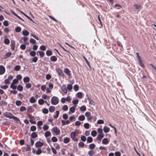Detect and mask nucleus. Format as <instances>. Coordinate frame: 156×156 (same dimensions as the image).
Wrapping results in <instances>:
<instances>
[{
  "instance_id": "obj_1",
  "label": "nucleus",
  "mask_w": 156,
  "mask_h": 156,
  "mask_svg": "<svg viewBox=\"0 0 156 156\" xmlns=\"http://www.w3.org/2000/svg\"><path fill=\"white\" fill-rule=\"evenodd\" d=\"M58 98L57 97H54L52 98L51 102L52 104L54 105H56L58 102Z\"/></svg>"
},
{
  "instance_id": "obj_2",
  "label": "nucleus",
  "mask_w": 156,
  "mask_h": 156,
  "mask_svg": "<svg viewBox=\"0 0 156 156\" xmlns=\"http://www.w3.org/2000/svg\"><path fill=\"white\" fill-rule=\"evenodd\" d=\"M85 115L87 117V119L88 120H90L92 118V116L91 115V113L89 112H86Z\"/></svg>"
},
{
  "instance_id": "obj_3",
  "label": "nucleus",
  "mask_w": 156,
  "mask_h": 156,
  "mask_svg": "<svg viewBox=\"0 0 156 156\" xmlns=\"http://www.w3.org/2000/svg\"><path fill=\"white\" fill-rule=\"evenodd\" d=\"M61 89L64 93L66 94L67 93V90L65 85L63 84L61 87Z\"/></svg>"
},
{
  "instance_id": "obj_4",
  "label": "nucleus",
  "mask_w": 156,
  "mask_h": 156,
  "mask_svg": "<svg viewBox=\"0 0 156 156\" xmlns=\"http://www.w3.org/2000/svg\"><path fill=\"white\" fill-rule=\"evenodd\" d=\"M64 72L69 77L71 76L70 71L67 68H65L64 70Z\"/></svg>"
},
{
  "instance_id": "obj_5",
  "label": "nucleus",
  "mask_w": 156,
  "mask_h": 156,
  "mask_svg": "<svg viewBox=\"0 0 156 156\" xmlns=\"http://www.w3.org/2000/svg\"><path fill=\"white\" fill-rule=\"evenodd\" d=\"M5 71V69L4 66H0V74L1 75L3 74Z\"/></svg>"
},
{
  "instance_id": "obj_6",
  "label": "nucleus",
  "mask_w": 156,
  "mask_h": 156,
  "mask_svg": "<svg viewBox=\"0 0 156 156\" xmlns=\"http://www.w3.org/2000/svg\"><path fill=\"white\" fill-rule=\"evenodd\" d=\"M78 134V131L76 130L74 132H72L70 134L71 137H73V136H76Z\"/></svg>"
},
{
  "instance_id": "obj_7",
  "label": "nucleus",
  "mask_w": 156,
  "mask_h": 156,
  "mask_svg": "<svg viewBox=\"0 0 156 156\" xmlns=\"http://www.w3.org/2000/svg\"><path fill=\"white\" fill-rule=\"evenodd\" d=\"M76 105H75L74 107L73 106L70 108H69V114H70L71 113H73L75 111V107H76Z\"/></svg>"
},
{
  "instance_id": "obj_8",
  "label": "nucleus",
  "mask_w": 156,
  "mask_h": 156,
  "mask_svg": "<svg viewBox=\"0 0 156 156\" xmlns=\"http://www.w3.org/2000/svg\"><path fill=\"white\" fill-rule=\"evenodd\" d=\"M134 7L138 11H139L141 8V6L140 4H135L134 5Z\"/></svg>"
},
{
  "instance_id": "obj_9",
  "label": "nucleus",
  "mask_w": 156,
  "mask_h": 156,
  "mask_svg": "<svg viewBox=\"0 0 156 156\" xmlns=\"http://www.w3.org/2000/svg\"><path fill=\"white\" fill-rule=\"evenodd\" d=\"M104 136V134H99L97 137V139L99 140H101L102 139Z\"/></svg>"
},
{
  "instance_id": "obj_10",
  "label": "nucleus",
  "mask_w": 156,
  "mask_h": 156,
  "mask_svg": "<svg viewBox=\"0 0 156 156\" xmlns=\"http://www.w3.org/2000/svg\"><path fill=\"white\" fill-rule=\"evenodd\" d=\"M12 55V53L9 52L7 53L4 56V58L5 59L10 57Z\"/></svg>"
},
{
  "instance_id": "obj_11",
  "label": "nucleus",
  "mask_w": 156,
  "mask_h": 156,
  "mask_svg": "<svg viewBox=\"0 0 156 156\" xmlns=\"http://www.w3.org/2000/svg\"><path fill=\"white\" fill-rule=\"evenodd\" d=\"M104 131L105 133L108 132L110 130V129L107 126H105L103 128Z\"/></svg>"
},
{
  "instance_id": "obj_12",
  "label": "nucleus",
  "mask_w": 156,
  "mask_h": 156,
  "mask_svg": "<svg viewBox=\"0 0 156 156\" xmlns=\"http://www.w3.org/2000/svg\"><path fill=\"white\" fill-rule=\"evenodd\" d=\"M87 99L90 104L94 105V102L92 99L89 97H88Z\"/></svg>"
},
{
  "instance_id": "obj_13",
  "label": "nucleus",
  "mask_w": 156,
  "mask_h": 156,
  "mask_svg": "<svg viewBox=\"0 0 156 156\" xmlns=\"http://www.w3.org/2000/svg\"><path fill=\"white\" fill-rule=\"evenodd\" d=\"M108 140L106 138L103 139L102 140V144H107L108 143Z\"/></svg>"
},
{
  "instance_id": "obj_14",
  "label": "nucleus",
  "mask_w": 156,
  "mask_h": 156,
  "mask_svg": "<svg viewBox=\"0 0 156 156\" xmlns=\"http://www.w3.org/2000/svg\"><path fill=\"white\" fill-rule=\"evenodd\" d=\"M43 145V143L40 141L37 142L35 144V145L37 147H41Z\"/></svg>"
},
{
  "instance_id": "obj_15",
  "label": "nucleus",
  "mask_w": 156,
  "mask_h": 156,
  "mask_svg": "<svg viewBox=\"0 0 156 156\" xmlns=\"http://www.w3.org/2000/svg\"><path fill=\"white\" fill-rule=\"evenodd\" d=\"M73 86L71 84H69L67 85V89L69 91H70L73 88Z\"/></svg>"
},
{
  "instance_id": "obj_16",
  "label": "nucleus",
  "mask_w": 156,
  "mask_h": 156,
  "mask_svg": "<svg viewBox=\"0 0 156 156\" xmlns=\"http://www.w3.org/2000/svg\"><path fill=\"white\" fill-rule=\"evenodd\" d=\"M62 122L63 125H66V124H69L70 123L69 121L68 120H67L66 121L65 120H62Z\"/></svg>"
},
{
  "instance_id": "obj_17",
  "label": "nucleus",
  "mask_w": 156,
  "mask_h": 156,
  "mask_svg": "<svg viewBox=\"0 0 156 156\" xmlns=\"http://www.w3.org/2000/svg\"><path fill=\"white\" fill-rule=\"evenodd\" d=\"M85 117L84 115H81L78 117V119L81 121H83L85 119Z\"/></svg>"
},
{
  "instance_id": "obj_18",
  "label": "nucleus",
  "mask_w": 156,
  "mask_h": 156,
  "mask_svg": "<svg viewBox=\"0 0 156 156\" xmlns=\"http://www.w3.org/2000/svg\"><path fill=\"white\" fill-rule=\"evenodd\" d=\"M22 34L24 36H27L29 35V33L27 30H23L22 32Z\"/></svg>"
},
{
  "instance_id": "obj_19",
  "label": "nucleus",
  "mask_w": 156,
  "mask_h": 156,
  "mask_svg": "<svg viewBox=\"0 0 156 156\" xmlns=\"http://www.w3.org/2000/svg\"><path fill=\"white\" fill-rule=\"evenodd\" d=\"M5 116L7 117H8L10 119L13 118V115L12 114L10 113H8L5 115Z\"/></svg>"
},
{
  "instance_id": "obj_20",
  "label": "nucleus",
  "mask_w": 156,
  "mask_h": 156,
  "mask_svg": "<svg viewBox=\"0 0 156 156\" xmlns=\"http://www.w3.org/2000/svg\"><path fill=\"white\" fill-rule=\"evenodd\" d=\"M76 95L77 97L79 98H81L82 97V93L81 92H78Z\"/></svg>"
},
{
  "instance_id": "obj_21",
  "label": "nucleus",
  "mask_w": 156,
  "mask_h": 156,
  "mask_svg": "<svg viewBox=\"0 0 156 156\" xmlns=\"http://www.w3.org/2000/svg\"><path fill=\"white\" fill-rule=\"evenodd\" d=\"M79 86L77 84L73 86V89L76 91H77L79 90Z\"/></svg>"
},
{
  "instance_id": "obj_22",
  "label": "nucleus",
  "mask_w": 156,
  "mask_h": 156,
  "mask_svg": "<svg viewBox=\"0 0 156 156\" xmlns=\"http://www.w3.org/2000/svg\"><path fill=\"white\" fill-rule=\"evenodd\" d=\"M59 76L60 77H62L63 78L64 77V74L62 71L59 69Z\"/></svg>"
},
{
  "instance_id": "obj_23",
  "label": "nucleus",
  "mask_w": 156,
  "mask_h": 156,
  "mask_svg": "<svg viewBox=\"0 0 156 156\" xmlns=\"http://www.w3.org/2000/svg\"><path fill=\"white\" fill-rule=\"evenodd\" d=\"M80 110L82 111H85L86 110V108L85 106L83 105L80 108Z\"/></svg>"
},
{
  "instance_id": "obj_24",
  "label": "nucleus",
  "mask_w": 156,
  "mask_h": 156,
  "mask_svg": "<svg viewBox=\"0 0 156 156\" xmlns=\"http://www.w3.org/2000/svg\"><path fill=\"white\" fill-rule=\"evenodd\" d=\"M93 138L90 136L88 137L87 138V142L90 143L92 142Z\"/></svg>"
},
{
  "instance_id": "obj_25",
  "label": "nucleus",
  "mask_w": 156,
  "mask_h": 156,
  "mask_svg": "<svg viewBox=\"0 0 156 156\" xmlns=\"http://www.w3.org/2000/svg\"><path fill=\"white\" fill-rule=\"evenodd\" d=\"M23 80L25 83L29 82L30 81V78L28 77H26L24 78Z\"/></svg>"
},
{
  "instance_id": "obj_26",
  "label": "nucleus",
  "mask_w": 156,
  "mask_h": 156,
  "mask_svg": "<svg viewBox=\"0 0 156 156\" xmlns=\"http://www.w3.org/2000/svg\"><path fill=\"white\" fill-rule=\"evenodd\" d=\"M70 141V139L68 137H66L64 139V141L65 143H68Z\"/></svg>"
},
{
  "instance_id": "obj_27",
  "label": "nucleus",
  "mask_w": 156,
  "mask_h": 156,
  "mask_svg": "<svg viewBox=\"0 0 156 156\" xmlns=\"http://www.w3.org/2000/svg\"><path fill=\"white\" fill-rule=\"evenodd\" d=\"M21 30V27H17L15 28V31L17 32H20Z\"/></svg>"
},
{
  "instance_id": "obj_28",
  "label": "nucleus",
  "mask_w": 156,
  "mask_h": 156,
  "mask_svg": "<svg viewBox=\"0 0 156 156\" xmlns=\"http://www.w3.org/2000/svg\"><path fill=\"white\" fill-rule=\"evenodd\" d=\"M97 134V132L95 130H93L91 131V135L94 137H95Z\"/></svg>"
},
{
  "instance_id": "obj_29",
  "label": "nucleus",
  "mask_w": 156,
  "mask_h": 156,
  "mask_svg": "<svg viewBox=\"0 0 156 156\" xmlns=\"http://www.w3.org/2000/svg\"><path fill=\"white\" fill-rule=\"evenodd\" d=\"M49 109L50 112H53L55 111V108L54 107L51 106L49 108Z\"/></svg>"
},
{
  "instance_id": "obj_30",
  "label": "nucleus",
  "mask_w": 156,
  "mask_h": 156,
  "mask_svg": "<svg viewBox=\"0 0 156 156\" xmlns=\"http://www.w3.org/2000/svg\"><path fill=\"white\" fill-rule=\"evenodd\" d=\"M4 42L5 44H9L10 43V41L8 39L5 38L4 40Z\"/></svg>"
},
{
  "instance_id": "obj_31",
  "label": "nucleus",
  "mask_w": 156,
  "mask_h": 156,
  "mask_svg": "<svg viewBox=\"0 0 156 156\" xmlns=\"http://www.w3.org/2000/svg\"><path fill=\"white\" fill-rule=\"evenodd\" d=\"M79 102L78 100L77 99L74 100L72 101L73 103L75 105L77 104Z\"/></svg>"
},
{
  "instance_id": "obj_32",
  "label": "nucleus",
  "mask_w": 156,
  "mask_h": 156,
  "mask_svg": "<svg viewBox=\"0 0 156 156\" xmlns=\"http://www.w3.org/2000/svg\"><path fill=\"white\" fill-rule=\"evenodd\" d=\"M46 54L48 56H50L52 55V52L50 50H48L46 51Z\"/></svg>"
},
{
  "instance_id": "obj_33",
  "label": "nucleus",
  "mask_w": 156,
  "mask_h": 156,
  "mask_svg": "<svg viewBox=\"0 0 156 156\" xmlns=\"http://www.w3.org/2000/svg\"><path fill=\"white\" fill-rule=\"evenodd\" d=\"M30 101L31 103H34L36 101V100L34 97H32L30 99Z\"/></svg>"
},
{
  "instance_id": "obj_34",
  "label": "nucleus",
  "mask_w": 156,
  "mask_h": 156,
  "mask_svg": "<svg viewBox=\"0 0 156 156\" xmlns=\"http://www.w3.org/2000/svg\"><path fill=\"white\" fill-rule=\"evenodd\" d=\"M89 147L90 149H94L95 147V145L94 144H92L89 145Z\"/></svg>"
},
{
  "instance_id": "obj_35",
  "label": "nucleus",
  "mask_w": 156,
  "mask_h": 156,
  "mask_svg": "<svg viewBox=\"0 0 156 156\" xmlns=\"http://www.w3.org/2000/svg\"><path fill=\"white\" fill-rule=\"evenodd\" d=\"M81 139L82 141L83 142H85L86 141V137L84 136H81Z\"/></svg>"
},
{
  "instance_id": "obj_36",
  "label": "nucleus",
  "mask_w": 156,
  "mask_h": 156,
  "mask_svg": "<svg viewBox=\"0 0 156 156\" xmlns=\"http://www.w3.org/2000/svg\"><path fill=\"white\" fill-rule=\"evenodd\" d=\"M88 154L90 156H92L94 154V151L91 150L88 152Z\"/></svg>"
},
{
  "instance_id": "obj_37",
  "label": "nucleus",
  "mask_w": 156,
  "mask_h": 156,
  "mask_svg": "<svg viewBox=\"0 0 156 156\" xmlns=\"http://www.w3.org/2000/svg\"><path fill=\"white\" fill-rule=\"evenodd\" d=\"M89 124L88 123H85L84 125V127L86 129H89Z\"/></svg>"
},
{
  "instance_id": "obj_38",
  "label": "nucleus",
  "mask_w": 156,
  "mask_h": 156,
  "mask_svg": "<svg viewBox=\"0 0 156 156\" xmlns=\"http://www.w3.org/2000/svg\"><path fill=\"white\" fill-rule=\"evenodd\" d=\"M36 53L34 51H32L30 52V55L32 56H34L36 55Z\"/></svg>"
},
{
  "instance_id": "obj_39",
  "label": "nucleus",
  "mask_w": 156,
  "mask_h": 156,
  "mask_svg": "<svg viewBox=\"0 0 156 156\" xmlns=\"http://www.w3.org/2000/svg\"><path fill=\"white\" fill-rule=\"evenodd\" d=\"M78 145L79 146L83 147L84 146V144L83 142H80L78 143Z\"/></svg>"
},
{
  "instance_id": "obj_40",
  "label": "nucleus",
  "mask_w": 156,
  "mask_h": 156,
  "mask_svg": "<svg viewBox=\"0 0 156 156\" xmlns=\"http://www.w3.org/2000/svg\"><path fill=\"white\" fill-rule=\"evenodd\" d=\"M115 7L116 8L118 9H119L122 8V6L119 4H116L115 5Z\"/></svg>"
},
{
  "instance_id": "obj_41",
  "label": "nucleus",
  "mask_w": 156,
  "mask_h": 156,
  "mask_svg": "<svg viewBox=\"0 0 156 156\" xmlns=\"http://www.w3.org/2000/svg\"><path fill=\"white\" fill-rule=\"evenodd\" d=\"M31 136L32 137L34 138L37 136V135L35 132H34L32 133Z\"/></svg>"
},
{
  "instance_id": "obj_42",
  "label": "nucleus",
  "mask_w": 156,
  "mask_h": 156,
  "mask_svg": "<svg viewBox=\"0 0 156 156\" xmlns=\"http://www.w3.org/2000/svg\"><path fill=\"white\" fill-rule=\"evenodd\" d=\"M68 107L67 105H65L63 106V108H62V109L64 111H66L67 110H68Z\"/></svg>"
},
{
  "instance_id": "obj_43",
  "label": "nucleus",
  "mask_w": 156,
  "mask_h": 156,
  "mask_svg": "<svg viewBox=\"0 0 156 156\" xmlns=\"http://www.w3.org/2000/svg\"><path fill=\"white\" fill-rule=\"evenodd\" d=\"M98 132L99 134H104L103 132V130L101 128H98Z\"/></svg>"
},
{
  "instance_id": "obj_44",
  "label": "nucleus",
  "mask_w": 156,
  "mask_h": 156,
  "mask_svg": "<svg viewBox=\"0 0 156 156\" xmlns=\"http://www.w3.org/2000/svg\"><path fill=\"white\" fill-rule=\"evenodd\" d=\"M38 52L39 53L41 58H42L44 55V53L43 52L39 51Z\"/></svg>"
},
{
  "instance_id": "obj_45",
  "label": "nucleus",
  "mask_w": 156,
  "mask_h": 156,
  "mask_svg": "<svg viewBox=\"0 0 156 156\" xmlns=\"http://www.w3.org/2000/svg\"><path fill=\"white\" fill-rule=\"evenodd\" d=\"M53 131L56 134H58V130L56 128H53Z\"/></svg>"
},
{
  "instance_id": "obj_46",
  "label": "nucleus",
  "mask_w": 156,
  "mask_h": 156,
  "mask_svg": "<svg viewBox=\"0 0 156 156\" xmlns=\"http://www.w3.org/2000/svg\"><path fill=\"white\" fill-rule=\"evenodd\" d=\"M44 102V101L42 99H40L38 101V103L40 105H43Z\"/></svg>"
},
{
  "instance_id": "obj_47",
  "label": "nucleus",
  "mask_w": 156,
  "mask_h": 156,
  "mask_svg": "<svg viewBox=\"0 0 156 156\" xmlns=\"http://www.w3.org/2000/svg\"><path fill=\"white\" fill-rule=\"evenodd\" d=\"M23 87L20 85H19L18 86L17 89L19 91H22L23 90Z\"/></svg>"
},
{
  "instance_id": "obj_48",
  "label": "nucleus",
  "mask_w": 156,
  "mask_h": 156,
  "mask_svg": "<svg viewBox=\"0 0 156 156\" xmlns=\"http://www.w3.org/2000/svg\"><path fill=\"white\" fill-rule=\"evenodd\" d=\"M97 123L98 124H102L104 123V121L101 119H100L97 121Z\"/></svg>"
},
{
  "instance_id": "obj_49",
  "label": "nucleus",
  "mask_w": 156,
  "mask_h": 156,
  "mask_svg": "<svg viewBox=\"0 0 156 156\" xmlns=\"http://www.w3.org/2000/svg\"><path fill=\"white\" fill-rule=\"evenodd\" d=\"M16 105L17 106L20 105L22 104V102L21 101H17L16 102Z\"/></svg>"
},
{
  "instance_id": "obj_50",
  "label": "nucleus",
  "mask_w": 156,
  "mask_h": 156,
  "mask_svg": "<svg viewBox=\"0 0 156 156\" xmlns=\"http://www.w3.org/2000/svg\"><path fill=\"white\" fill-rule=\"evenodd\" d=\"M51 60L52 61H55L56 60L57 58L53 56L51 57Z\"/></svg>"
},
{
  "instance_id": "obj_51",
  "label": "nucleus",
  "mask_w": 156,
  "mask_h": 156,
  "mask_svg": "<svg viewBox=\"0 0 156 156\" xmlns=\"http://www.w3.org/2000/svg\"><path fill=\"white\" fill-rule=\"evenodd\" d=\"M83 58H84L85 60V61L87 63V65H88V66L90 67V64H89V62L88 61L87 59L84 56H83Z\"/></svg>"
},
{
  "instance_id": "obj_52",
  "label": "nucleus",
  "mask_w": 156,
  "mask_h": 156,
  "mask_svg": "<svg viewBox=\"0 0 156 156\" xmlns=\"http://www.w3.org/2000/svg\"><path fill=\"white\" fill-rule=\"evenodd\" d=\"M51 78V76L50 74H47L46 75V78L48 80H49Z\"/></svg>"
},
{
  "instance_id": "obj_53",
  "label": "nucleus",
  "mask_w": 156,
  "mask_h": 156,
  "mask_svg": "<svg viewBox=\"0 0 156 156\" xmlns=\"http://www.w3.org/2000/svg\"><path fill=\"white\" fill-rule=\"evenodd\" d=\"M12 119L17 122H18L20 121V119L14 116H13Z\"/></svg>"
},
{
  "instance_id": "obj_54",
  "label": "nucleus",
  "mask_w": 156,
  "mask_h": 156,
  "mask_svg": "<svg viewBox=\"0 0 156 156\" xmlns=\"http://www.w3.org/2000/svg\"><path fill=\"white\" fill-rule=\"evenodd\" d=\"M50 135H51L49 131H48L46 132L45 133V136L47 137L50 136Z\"/></svg>"
},
{
  "instance_id": "obj_55",
  "label": "nucleus",
  "mask_w": 156,
  "mask_h": 156,
  "mask_svg": "<svg viewBox=\"0 0 156 156\" xmlns=\"http://www.w3.org/2000/svg\"><path fill=\"white\" fill-rule=\"evenodd\" d=\"M14 84L13 83H12L10 87H11L13 89H16V86H15Z\"/></svg>"
},
{
  "instance_id": "obj_56",
  "label": "nucleus",
  "mask_w": 156,
  "mask_h": 156,
  "mask_svg": "<svg viewBox=\"0 0 156 156\" xmlns=\"http://www.w3.org/2000/svg\"><path fill=\"white\" fill-rule=\"evenodd\" d=\"M27 110L29 112H31L33 111L32 107L31 106L29 107H28Z\"/></svg>"
},
{
  "instance_id": "obj_57",
  "label": "nucleus",
  "mask_w": 156,
  "mask_h": 156,
  "mask_svg": "<svg viewBox=\"0 0 156 156\" xmlns=\"http://www.w3.org/2000/svg\"><path fill=\"white\" fill-rule=\"evenodd\" d=\"M36 127L34 126H32L30 128V130L32 131H35L36 130Z\"/></svg>"
},
{
  "instance_id": "obj_58",
  "label": "nucleus",
  "mask_w": 156,
  "mask_h": 156,
  "mask_svg": "<svg viewBox=\"0 0 156 156\" xmlns=\"http://www.w3.org/2000/svg\"><path fill=\"white\" fill-rule=\"evenodd\" d=\"M40 48L41 50L45 51L46 50V47L44 45H42L40 47Z\"/></svg>"
},
{
  "instance_id": "obj_59",
  "label": "nucleus",
  "mask_w": 156,
  "mask_h": 156,
  "mask_svg": "<svg viewBox=\"0 0 156 156\" xmlns=\"http://www.w3.org/2000/svg\"><path fill=\"white\" fill-rule=\"evenodd\" d=\"M139 65L142 67H144V65L143 63L142 62V60L139 61Z\"/></svg>"
},
{
  "instance_id": "obj_60",
  "label": "nucleus",
  "mask_w": 156,
  "mask_h": 156,
  "mask_svg": "<svg viewBox=\"0 0 156 156\" xmlns=\"http://www.w3.org/2000/svg\"><path fill=\"white\" fill-rule=\"evenodd\" d=\"M26 110V108L24 106H21L20 108V110L21 112L25 110Z\"/></svg>"
},
{
  "instance_id": "obj_61",
  "label": "nucleus",
  "mask_w": 156,
  "mask_h": 156,
  "mask_svg": "<svg viewBox=\"0 0 156 156\" xmlns=\"http://www.w3.org/2000/svg\"><path fill=\"white\" fill-rule=\"evenodd\" d=\"M37 57H35L32 59V61L33 62H36L37 61Z\"/></svg>"
},
{
  "instance_id": "obj_62",
  "label": "nucleus",
  "mask_w": 156,
  "mask_h": 156,
  "mask_svg": "<svg viewBox=\"0 0 156 156\" xmlns=\"http://www.w3.org/2000/svg\"><path fill=\"white\" fill-rule=\"evenodd\" d=\"M42 152V151L40 149H38L36 152V154H37L39 155Z\"/></svg>"
},
{
  "instance_id": "obj_63",
  "label": "nucleus",
  "mask_w": 156,
  "mask_h": 156,
  "mask_svg": "<svg viewBox=\"0 0 156 156\" xmlns=\"http://www.w3.org/2000/svg\"><path fill=\"white\" fill-rule=\"evenodd\" d=\"M20 66H16L15 67V69L16 71H19L20 69Z\"/></svg>"
},
{
  "instance_id": "obj_64",
  "label": "nucleus",
  "mask_w": 156,
  "mask_h": 156,
  "mask_svg": "<svg viewBox=\"0 0 156 156\" xmlns=\"http://www.w3.org/2000/svg\"><path fill=\"white\" fill-rule=\"evenodd\" d=\"M81 124V122L79 121H76L75 122V125L76 126H79Z\"/></svg>"
}]
</instances>
